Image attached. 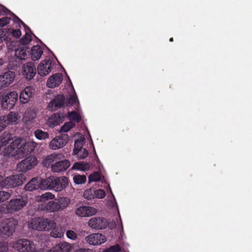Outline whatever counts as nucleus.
I'll list each match as a JSON object with an SVG mask.
<instances>
[{
	"label": "nucleus",
	"mask_w": 252,
	"mask_h": 252,
	"mask_svg": "<svg viewBox=\"0 0 252 252\" xmlns=\"http://www.w3.org/2000/svg\"><path fill=\"white\" fill-rule=\"evenodd\" d=\"M21 138H17L10 143V145L5 148L3 151L4 156L7 157H24L32 152L36 144L34 142H27L22 145L20 148L19 146L21 143Z\"/></svg>",
	"instance_id": "nucleus-1"
},
{
	"label": "nucleus",
	"mask_w": 252,
	"mask_h": 252,
	"mask_svg": "<svg viewBox=\"0 0 252 252\" xmlns=\"http://www.w3.org/2000/svg\"><path fill=\"white\" fill-rule=\"evenodd\" d=\"M29 226L37 231H49L56 226V223L51 220L39 217L32 219Z\"/></svg>",
	"instance_id": "nucleus-2"
},
{
	"label": "nucleus",
	"mask_w": 252,
	"mask_h": 252,
	"mask_svg": "<svg viewBox=\"0 0 252 252\" xmlns=\"http://www.w3.org/2000/svg\"><path fill=\"white\" fill-rule=\"evenodd\" d=\"M27 204V201L23 197L11 199L7 204H1V212L11 213L22 209Z\"/></svg>",
	"instance_id": "nucleus-3"
},
{
	"label": "nucleus",
	"mask_w": 252,
	"mask_h": 252,
	"mask_svg": "<svg viewBox=\"0 0 252 252\" xmlns=\"http://www.w3.org/2000/svg\"><path fill=\"white\" fill-rule=\"evenodd\" d=\"M13 248L19 252H35L36 246L34 243L27 239H20L14 242Z\"/></svg>",
	"instance_id": "nucleus-4"
},
{
	"label": "nucleus",
	"mask_w": 252,
	"mask_h": 252,
	"mask_svg": "<svg viewBox=\"0 0 252 252\" xmlns=\"http://www.w3.org/2000/svg\"><path fill=\"white\" fill-rule=\"evenodd\" d=\"M25 179V175L22 173L10 176L1 181V187L9 188L19 186L23 184Z\"/></svg>",
	"instance_id": "nucleus-5"
},
{
	"label": "nucleus",
	"mask_w": 252,
	"mask_h": 252,
	"mask_svg": "<svg viewBox=\"0 0 252 252\" xmlns=\"http://www.w3.org/2000/svg\"><path fill=\"white\" fill-rule=\"evenodd\" d=\"M17 221L12 218H8L1 222V236L9 237L15 231Z\"/></svg>",
	"instance_id": "nucleus-6"
},
{
	"label": "nucleus",
	"mask_w": 252,
	"mask_h": 252,
	"mask_svg": "<svg viewBox=\"0 0 252 252\" xmlns=\"http://www.w3.org/2000/svg\"><path fill=\"white\" fill-rule=\"evenodd\" d=\"M37 162L38 160L34 156H30L17 164V169L20 172H26L36 166Z\"/></svg>",
	"instance_id": "nucleus-7"
},
{
	"label": "nucleus",
	"mask_w": 252,
	"mask_h": 252,
	"mask_svg": "<svg viewBox=\"0 0 252 252\" xmlns=\"http://www.w3.org/2000/svg\"><path fill=\"white\" fill-rule=\"evenodd\" d=\"M52 189L56 191L63 190L68 185V179L65 176L58 177L52 176Z\"/></svg>",
	"instance_id": "nucleus-8"
},
{
	"label": "nucleus",
	"mask_w": 252,
	"mask_h": 252,
	"mask_svg": "<svg viewBox=\"0 0 252 252\" xmlns=\"http://www.w3.org/2000/svg\"><path fill=\"white\" fill-rule=\"evenodd\" d=\"M68 140V135L67 134H62L52 139L50 143L49 146L53 150H57L65 146Z\"/></svg>",
	"instance_id": "nucleus-9"
},
{
	"label": "nucleus",
	"mask_w": 252,
	"mask_h": 252,
	"mask_svg": "<svg viewBox=\"0 0 252 252\" xmlns=\"http://www.w3.org/2000/svg\"><path fill=\"white\" fill-rule=\"evenodd\" d=\"M54 65L53 61L50 59L42 61L37 67L38 73L41 76L47 75L51 71Z\"/></svg>",
	"instance_id": "nucleus-10"
},
{
	"label": "nucleus",
	"mask_w": 252,
	"mask_h": 252,
	"mask_svg": "<svg viewBox=\"0 0 252 252\" xmlns=\"http://www.w3.org/2000/svg\"><path fill=\"white\" fill-rule=\"evenodd\" d=\"M88 225L94 229H103L107 227L108 222L106 219L103 218L93 217L89 220Z\"/></svg>",
	"instance_id": "nucleus-11"
},
{
	"label": "nucleus",
	"mask_w": 252,
	"mask_h": 252,
	"mask_svg": "<svg viewBox=\"0 0 252 252\" xmlns=\"http://www.w3.org/2000/svg\"><path fill=\"white\" fill-rule=\"evenodd\" d=\"M65 102V96L63 94H58L51 100L48 105L49 109L53 111L63 106Z\"/></svg>",
	"instance_id": "nucleus-12"
},
{
	"label": "nucleus",
	"mask_w": 252,
	"mask_h": 252,
	"mask_svg": "<svg viewBox=\"0 0 252 252\" xmlns=\"http://www.w3.org/2000/svg\"><path fill=\"white\" fill-rule=\"evenodd\" d=\"M86 241L92 245H101L106 241L104 235L99 233L92 234L85 238Z\"/></svg>",
	"instance_id": "nucleus-13"
},
{
	"label": "nucleus",
	"mask_w": 252,
	"mask_h": 252,
	"mask_svg": "<svg viewBox=\"0 0 252 252\" xmlns=\"http://www.w3.org/2000/svg\"><path fill=\"white\" fill-rule=\"evenodd\" d=\"M96 213L97 210L95 208L86 206L80 207L75 210L76 214L81 217H90Z\"/></svg>",
	"instance_id": "nucleus-14"
},
{
	"label": "nucleus",
	"mask_w": 252,
	"mask_h": 252,
	"mask_svg": "<svg viewBox=\"0 0 252 252\" xmlns=\"http://www.w3.org/2000/svg\"><path fill=\"white\" fill-rule=\"evenodd\" d=\"M36 73V68L33 63H28L23 67V74L29 80L33 78Z\"/></svg>",
	"instance_id": "nucleus-15"
},
{
	"label": "nucleus",
	"mask_w": 252,
	"mask_h": 252,
	"mask_svg": "<svg viewBox=\"0 0 252 252\" xmlns=\"http://www.w3.org/2000/svg\"><path fill=\"white\" fill-rule=\"evenodd\" d=\"M70 165L68 160H57L51 166L52 171L54 172H61L65 171Z\"/></svg>",
	"instance_id": "nucleus-16"
},
{
	"label": "nucleus",
	"mask_w": 252,
	"mask_h": 252,
	"mask_svg": "<svg viewBox=\"0 0 252 252\" xmlns=\"http://www.w3.org/2000/svg\"><path fill=\"white\" fill-rule=\"evenodd\" d=\"M63 81V74L56 73L51 76L47 80V86L50 88H54L59 86Z\"/></svg>",
	"instance_id": "nucleus-17"
},
{
	"label": "nucleus",
	"mask_w": 252,
	"mask_h": 252,
	"mask_svg": "<svg viewBox=\"0 0 252 252\" xmlns=\"http://www.w3.org/2000/svg\"><path fill=\"white\" fill-rule=\"evenodd\" d=\"M34 93V89L31 86L26 87L23 90L20 95V100L21 103L25 104L27 103Z\"/></svg>",
	"instance_id": "nucleus-18"
},
{
	"label": "nucleus",
	"mask_w": 252,
	"mask_h": 252,
	"mask_svg": "<svg viewBox=\"0 0 252 252\" xmlns=\"http://www.w3.org/2000/svg\"><path fill=\"white\" fill-rule=\"evenodd\" d=\"M15 77V72L8 70L1 75V87H6L13 82Z\"/></svg>",
	"instance_id": "nucleus-19"
},
{
	"label": "nucleus",
	"mask_w": 252,
	"mask_h": 252,
	"mask_svg": "<svg viewBox=\"0 0 252 252\" xmlns=\"http://www.w3.org/2000/svg\"><path fill=\"white\" fill-rule=\"evenodd\" d=\"M61 154H52L47 156L42 161V164L46 167H51L54 162L61 159Z\"/></svg>",
	"instance_id": "nucleus-20"
},
{
	"label": "nucleus",
	"mask_w": 252,
	"mask_h": 252,
	"mask_svg": "<svg viewBox=\"0 0 252 252\" xmlns=\"http://www.w3.org/2000/svg\"><path fill=\"white\" fill-rule=\"evenodd\" d=\"M71 246L69 243H60L53 247L48 252H68Z\"/></svg>",
	"instance_id": "nucleus-21"
},
{
	"label": "nucleus",
	"mask_w": 252,
	"mask_h": 252,
	"mask_svg": "<svg viewBox=\"0 0 252 252\" xmlns=\"http://www.w3.org/2000/svg\"><path fill=\"white\" fill-rule=\"evenodd\" d=\"M25 190L32 191L40 189V180L38 178H34L28 183L24 187Z\"/></svg>",
	"instance_id": "nucleus-22"
},
{
	"label": "nucleus",
	"mask_w": 252,
	"mask_h": 252,
	"mask_svg": "<svg viewBox=\"0 0 252 252\" xmlns=\"http://www.w3.org/2000/svg\"><path fill=\"white\" fill-rule=\"evenodd\" d=\"M48 123L50 127H54L59 125L60 123H62L61 114L59 113L54 114L49 118Z\"/></svg>",
	"instance_id": "nucleus-23"
},
{
	"label": "nucleus",
	"mask_w": 252,
	"mask_h": 252,
	"mask_svg": "<svg viewBox=\"0 0 252 252\" xmlns=\"http://www.w3.org/2000/svg\"><path fill=\"white\" fill-rule=\"evenodd\" d=\"M43 51L39 45H35L32 47L31 50V58L33 61H37L40 59Z\"/></svg>",
	"instance_id": "nucleus-24"
},
{
	"label": "nucleus",
	"mask_w": 252,
	"mask_h": 252,
	"mask_svg": "<svg viewBox=\"0 0 252 252\" xmlns=\"http://www.w3.org/2000/svg\"><path fill=\"white\" fill-rule=\"evenodd\" d=\"M18 119V114L13 112H10L6 116H4L1 121H4L6 124H11L16 123Z\"/></svg>",
	"instance_id": "nucleus-25"
},
{
	"label": "nucleus",
	"mask_w": 252,
	"mask_h": 252,
	"mask_svg": "<svg viewBox=\"0 0 252 252\" xmlns=\"http://www.w3.org/2000/svg\"><path fill=\"white\" fill-rule=\"evenodd\" d=\"M9 101V108H13L15 105L18 98V94L15 92H12L7 94L4 97Z\"/></svg>",
	"instance_id": "nucleus-26"
},
{
	"label": "nucleus",
	"mask_w": 252,
	"mask_h": 252,
	"mask_svg": "<svg viewBox=\"0 0 252 252\" xmlns=\"http://www.w3.org/2000/svg\"><path fill=\"white\" fill-rule=\"evenodd\" d=\"M44 209L50 212H55L60 211L57 200L49 201L44 206Z\"/></svg>",
	"instance_id": "nucleus-27"
},
{
	"label": "nucleus",
	"mask_w": 252,
	"mask_h": 252,
	"mask_svg": "<svg viewBox=\"0 0 252 252\" xmlns=\"http://www.w3.org/2000/svg\"><path fill=\"white\" fill-rule=\"evenodd\" d=\"M40 180V189H52V184H53L52 176L45 179Z\"/></svg>",
	"instance_id": "nucleus-28"
},
{
	"label": "nucleus",
	"mask_w": 252,
	"mask_h": 252,
	"mask_svg": "<svg viewBox=\"0 0 252 252\" xmlns=\"http://www.w3.org/2000/svg\"><path fill=\"white\" fill-rule=\"evenodd\" d=\"M57 201L59 207H60V210L66 208L70 203L69 198L65 197H59Z\"/></svg>",
	"instance_id": "nucleus-29"
},
{
	"label": "nucleus",
	"mask_w": 252,
	"mask_h": 252,
	"mask_svg": "<svg viewBox=\"0 0 252 252\" xmlns=\"http://www.w3.org/2000/svg\"><path fill=\"white\" fill-rule=\"evenodd\" d=\"M15 56L20 60L25 59L28 56L26 48L23 47L16 49L15 51Z\"/></svg>",
	"instance_id": "nucleus-30"
},
{
	"label": "nucleus",
	"mask_w": 252,
	"mask_h": 252,
	"mask_svg": "<svg viewBox=\"0 0 252 252\" xmlns=\"http://www.w3.org/2000/svg\"><path fill=\"white\" fill-rule=\"evenodd\" d=\"M90 168L89 163L85 162H75L72 167L73 169H77L82 171L89 170Z\"/></svg>",
	"instance_id": "nucleus-31"
},
{
	"label": "nucleus",
	"mask_w": 252,
	"mask_h": 252,
	"mask_svg": "<svg viewBox=\"0 0 252 252\" xmlns=\"http://www.w3.org/2000/svg\"><path fill=\"white\" fill-rule=\"evenodd\" d=\"M35 137L38 140H45L49 138V134L41 129H37L34 131Z\"/></svg>",
	"instance_id": "nucleus-32"
},
{
	"label": "nucleus",
	"mask_w": 252,
	"mask_h": 252,
	"mask_svg": "<svg viewBox=\"0 0 252 252\" xmlns=\"http://www.w3.org/2000/svg\"><path fill=\"white\" fill-rule=\"evenodd\" d=\"M55 195L51 192H47L42 194L37 198V202H44L49 199H52Z\"/></svg>",
	"instance_id": "nucleus-33"
},
{
	"label": "nucleus",
	"mask_w": 252,
	"mask_h": 252,
	"mask_svg": "<svg viewBox=\"0 0 252 252\" xmlns=\"http://www.w3.org/2000/svg\"><path fill=\"white\" fill-rule=\"evenodd\" d=\"M67 118L71 120H73L78 123L81 120L80 115L76 111H73L68 112L67 113Z\"/></svg>",
	"instance_id": "nucleus-34"
},
{
	"label": "nucleus",
	"mask_w": 252,
	"mask_h": 252,
	"mask_svg": "<svg viewBox=\"0 0 252 252\" xmlns=\"http://www.w3.org/2000/svg\"><path fill=\"white\" fill-rule=\"evenodd\" d=\"M73 179L76 184H82L86 182V177L84 175L75 174Z\"/></svg>",
	"instance_id": "nucleus-35"
},
{
	"label": "nucleus",
	"mask_w": 252,
	"mask_h": 252,
	"mask_svg": "<svg viewBox=\"0 0 252 252\" xmlns=\"http://www.w3.org/2000/svg\"><path fill=\"white\" fill-rule=\"evenodd\" d=\"M75 124L71 122L65 123L61 128L60 131L61 132H66L68 131L71 128L75 126Z\"/></svg>",
	"instance_id": "nucleus-36"
},
{
	"label": "nucleus",
	"mask_w": 252,
	"mask_h": 252,
	"mask_svg": "<svg viewBox=\"0 0 252 252\" xmlns=\"http://www.w3.org/2000/svg\"><path fill=\"white\" fill-rule=\"evenodd\" d=\"M51 232V235L54 238H61L63 233L61 229L56 228V226L52 228Z\"/></svg>",
	"instance_id": "nucleus-37"
},
{
	"label": "nucleus",
	"mask_w": 252,
	"mask_h": 252,
	"mask_svg": "<svg viewBox=\"0 0 252 252\" xmlns=\"http://www.w3.org/2000/svg\"><path fill=\"white\" fill-rule=\"evenodd\" d=\"M101 175L99 172H94L91 174L89 177V181L90 182H98L100 180Z\"/></svg>",
	"instance_id": "nucleus-38"
},
{
	"label": "nucleus",
	"mask_w": 252,
	"mask_h": 252,
	"mask_svg": "<svg viewBox=\"0 0 252 252\" xmlns=\"http://www.w3.org/2000/svg\"><path fill=\"white\" fill-rule=\"evenodd\" d=\"M32 40V34L28 32H26L25 35L21 39V42L23 45H27Z\"/></svg>",
	"instance_id": "nucleus-39"
},
{
	"label": "nucleus",
	"mask_w": 252,
	"mask_h": 252,
	"mask_svg": "<svg viewBox=\"0 0 252 252\" xmlns=\"http://www.w3.org/2000/svg\"><path fill=\"white\" fill-rule=\"evenodd\" d=\"M84 197L88 200L94 198V189H86L84 192Z\"/></svg>",
	"instance_id": "nucleus-40"
},
{
	"label": "nucleus",
	"mask_w": 252,
	"mask_h": 252,
	"mask_svg": "<svg viewBox=\"0 0 252 252\" xmlns=\"http://www.w3.org/2000/svg\"><path fill=\"white\" fill-rule=\"evenodd\" d=\"M8 33L14 37L19 38L21 35V32L19 29H9L8 30Z\"/></svg>",
	"instance_id": "nucleus-41"
},
{
	"label": "nucleus",
	"mask_w": 252,
	"mask_h": 252,
	"mask_svg": "<svg viewBox=\"0 0 252 252\" xmlns=\"http://www.w3.org/2000/svg\"><path fill=\"white\" fill-rule=\"evenodd\" d=\"M1 16H16L15 14L1 4Z\"/></svg>",
	"instance_id": "nucleus-42"
},
{
	"label": "nucleus",
	"mask_w": 252,
	"mask_h": 252,
	"mask_svg": "<svg viewBox=\"0 0 252 252\" xmlns=\"http://www.w3.org/2000/svg\"><path fill=\"white\" fill-rule=\"evenodd\" d=\"M94 198H103L105 195V192L101 189H98L97 190H94Z\"/></svg>",
	"instance_id": "nucleus-43"
},
{
	"label": "nucleus",
	"mask_w": 252,
	"mask_h": 252,
	"mask_svg": "<svg viewBox=\"0 0 252 252\" xmlns=\"http://www.w3.org/2000/svg\"><path fill=\"white\" fill-rule=\"evenodd\" d=\"M12 140V138L11 135H9L7 139H6L3 135L1 136V148L5 146L7 143H9Z\"/></svg>",
	"instance_id": "nucleus-44"
},
{
	"label": "nucleus",
	"mask_w": 252,
	"mask_h": 252,
	"mask_svg": "<svg viewBox=\"0 0 252 252\" xmlns=\"http://www.w3.org/2000/svg\"><path fill=\"white\" fill-rule=\"evenodd\" d=\"M121 251V247L119 245L116 244L110 247L106 250V252H119Z\"/></svg>",
	"instance_id": "nucleus-45"
},
{
	"label": "nucleus",
	"mask_w": 252,
	"mask_h": 252,
	"mask_svg": "<svg viewBox=\"0 0 252 252\" xmlns=\"http://www.w3.org/2000/svg\"><path fill=\"white\" fill-rule=\"evenodd\" d=\"M9 101L7 100V99L2 98L1 100V107H2L3 109L5 110H10L12 108H9Z\"/></svg>",
	"instance_id": "nucleus-46"
},
{
	"label": "nucleus",
	"mask_w": 252,
	"mask_h": 252,
	"mask_svg": "<svg viewBox=\"0 0 252 252\" xmlns=\"http://www.w3.org/2000/svg\"><path fill=\"white\" fill-rule=\"evenodd\" d=\"M11 196L10 193L5 191H1V202L8 199Z\"/></svg>",
	"instance_id": "nucleus-47"
},
{
	"label": "nucleus",
	"mask_w": 252,
	"mask_h": 252,
	"mask_svg": "<svg viewBox=\"0 0 252 252\" xmlns=\"http://www.w3.org/2000/svg\"><path fill=\"white\" fill-rule=\"evenodd\" d=\"M66 236L71 240H75L77 238L76 233L73 230H68L66 232Z\"/></svg>",
	"instance_id": "nucleus-48"
},
{
	"label": "nucleus",
	"mask_w": 252,
	"mask_h": 252,
	"mask_svg": "<svg viewBox=\"0 0 252 252\" xmlns=\"http://www.w3.org/2000/svg\"><path fill=\"white\" fill-rule=\"evenodd\" d=\"M84 141L83 140H77L74 143V148H79L82 150V147L83 146Z\"/></svg>",
	"instance_id": "nucleus-49"
},
{
	"label": "nucleus",
	"mask_w": 252,
	"mask_h": 252,
	"mask_svg": "<svg viewBox=\"0 0 252 252\" xmlns=\"http://www.w3.org/2000/svg\"><path fill=\"white\" fill-rule=\"evenodd\" d=\"M8 250L7 243L1 242V252H6Z\"/></svg>",
	"instance_id": "nucleus-50"
},
{
	"label": "nucleus",
	"mask_w": 252,
	"mask_h": 252,
	"mask_svg": "<svg viewBox=\"0 0 252 252\" xmlns=\"http://www.w3.org/2000/svg\"><path fill=\"white\" fill-rule=\"evenodd\" d=\"M82 152H83V154L82 155H80V157L82 159H84L88 156V152L85 149L82 150Z\"/></svg>",
	"instance_id": "nucleus-51"
},
{
	"label": "nucleus",
	"mask_w": 252,
	"mask_h": 252,
	"mask_svg": "<svg viewBox=\"0 0 252 252\" xmlns=\"http://www.w3.org/2000/svg\"><path fill=\"white\" fill-rule=\"evenodd\" d=\"M75 101H76L75 97L73 95L70 96L69 98L68 99V100L67 101V105L71 104V103L73 104V103H75Z\"/></svg>",
	"instance_id": "nucleus-52"
},
{
	"label": "nucleus",
	"mask_w": 252,
	"mask_h": 252,
	"mask_svg": "<svg viewBox=\"0 0 252 252\" xmlns=\"http://www.w3.org/2000/svg\"><path fill=\"white\" fill-rule=\"evenodd\" d=\"M80 152H82V150L79 149V148L74 147V149L73 150V155H76L78 154Z\"/></svg>",
	"instance_id": "nucleus-53"
},
{
	"label": "nucleus",
	"mask_w": 252,
	"mask_h": 252,
	"mask_svg": "<svg viewBox=\"0 0 252 252\" xmlns=\"http://www.w3.org/2000/svg\"><path fill=\"white\" fill-rule=\"evenodd\" d=\"M4 20L5 19H4L1 18V23H0L1 27L4 26L6 25V24L7 23V22H4Z\"/></svg>",
	"instance_id": "nucleus-54"
},
{
	"label": "nucleus",
	"mask_w": 252,
	"mask_h": 252,
	"mask_svg": "<svg viewBox=\"0 0 252 252\" xmlns=\"http://www.w3.org/2000/svg\"><path fill=\"white\" fill-rule=\"evenodd\" d=\"M4 21H6L7 22H8L10 20H11L10 17H3V18Z\"/></svg>",
	"instance_id": "nucleus-55"
},
{
	"label": "nucleus",
	"mask_w": 252,
	"mask_h": 252,
	"mask_svg": "<svg viewBox=\"0 0 252 252\" xmlns=\"http://www.w3.org/2000/svg\"><path fill=\"white\" fill-rule=\"evenodd\" d=\"M3 32H4V31H3V29L1 30V33H0V35H1V41L2 40V38H3V36L2 35H3Z\"/></svg>",
	"instance_id": "nucleus-56"
},
{
	"label": "nucleus",
	"mask_w": 252,
	"mask_h": 252,
	"mask_svg": "<svg viewBox=\"0 0 252 252\" xmlns=\"http://www.w3.org/2000/svg\"><path fill=\"white\" fill-rule=\"evenodd\" d=\"M86 252V250L84 249H81L78 251V252Z\"/></svg>",
	"instance_id": "nucleus-57"
},
{
	"label": "nucleus",
	"mask_w": 252,
	"mask_h": 252,
	"mask_svg": "<svg viewBox=\"0 0 252 252\" xmlns=\"http://www.w3.org/2000/svg\"><path fill=\"white\" fill-rule=\"evenodd\" d=\"M169 41H170V42H172V41H173V38L172 37L170 38L169 39Z\"/></svg>",
	"instance_id": "nucleus-58"
},
{
	"label": "nucleus",
	"mask_w": 252,
	"mask_h": 252,
	"mask_svg": "<svg viewBox=\"0 0 252 252\" xmlns=\"http://www.w3.org/2000/svg\"><path fill=\"white\" fill-rule=\"evenodd\" d=\"M110 192H111V193L112 194V195H113V196L114 197V195L113 194L112 192V190H111V189H110Z\"/></svg>",
	"instance_id": "nucleus-59"
},
{
	"label": "nucleus",
	"mask_w": 252,
	"mask_h": 252,
	"mask_svg": "<svg viewBox=\"0 0 252 252\" xmlns=\"http://www.w3.org/2000/svg\"><path fill=\"white\" fill-rule=\"evenodd\" d=\"M4 40H7V41H8L7 37H6V38H4Z\"/></svg>",
	"instance_id": "nucleus-60"
},
{
	"label": "nucleus",
	"mask_w": 252,
	"mask_h": 252,
	"mask_svg": "<svg viewBox=\"0 0 252 252\" xmlns=\"http://www.w3.org/2000/svg\"><path fill=\"white\" fill-rule=\"evenodd\" d=\"M68 80H69V81L71 82V80H70V78H68Z\"/></svg>",
	"instance_id": "nucleus-61"
},
{
	"label": "nucleus",
	"mask_w": 252,
	"mask_h": 252,
	"mask_svg": "<svg viewBox=\"0 0 252 252\" xmlns=\"http://www.w3.org/2000/svg\"><path fill=\"white\" fill-rule=\"evenodd\" d=\"M68 80H69V81L71 82V80H70V78H68Z\"/></svg>",
	"instance_id": "nucleus-62"
}]
</instances>
